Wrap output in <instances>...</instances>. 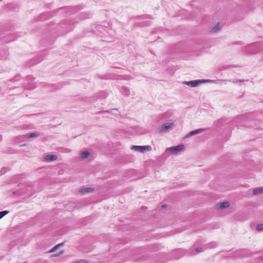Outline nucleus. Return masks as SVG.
<instances>
[{"label": "nucleus", "instance_id": "1", "mask_svg": "<svg viewBox=\"0 0 263 263\" xmlns=\"http://www.w3.org/2000/svg\"><path fill=\"white\" fill-rule=\"evenodd\" d=\"M263 50V42L251 44L245 48V51L250 53H256Z\"/></svg>", "mask_w": 263, "mask_h": 263}, {"label": "nucleus", "instance_id": "2", "mask_svg": "<svg viewBox=\"0 0 263 263\" xmlns=\"http://www.w3.org/2000/svg\"><path fill=\"white\" fill-rule=\"evenodd\" d=\"M209 80H192L190 81H184L183 82V84H185L189 86H191L192 87H196L200 84L204 83L205 82H208Z\"/></svg>", "mask_w": 263, "mask_h": 263}, {"label": "nucleus", "instance_id": "3", "mask_svg": "<svg viewBox=\"0 0 263 263\" xmlns=\"http://www.w3.org/2000/svg\"><path fill=\"white\" fill-rule=\"evenodd\" d=\"M132 149L140 153H144L145 151H151L152 148L150 145H133L132 147Z\"/></svg>", "mask_w": 263, "mask_h": 263}, {"label": "nucleus", "instance_id": "4", "mask_svg": "<svg viewBox=\"0 0 263 263\" xmlns=\"http://www.w3.org/2000/svg\"><path fill=\"white\" fill-rule=\"evenodd\" d=\"M184 148V144H179L177 146H174L169 148H167L165 152L166 153H170L172 154H176L182 150Z\"/></svg>", "mask_w": 263, "mask_h": 263}, {"label": "nucleus", "instance_id": "5", "mask_svg": "<svg viewBox=\"0 0 263 263\" xmlns=\"http://www.w3.org/2000/svg\"><path fill=\"white\" fill-rule=\"evenodd\" d=\"M174 127V123H166L161 125L160 128V132H166L168 129Z\"/></svg>", "mask_w": 263, "mask_h": 263}, {"label": "nucleus", "instance_id": "6", "mask_svg": "<svg viewBox=\"0 0 263 263\" xmlns=\"http://www.w3.org/2000/svg\"><path fill=\"white\" fill-rule=\"evenodd\" d=\"M33 138V133H30L28 134L23 135V136H19L18 137H16L15 138V140H16V142H18L20 141H23L26 138Z\"/></svg>", "mask_w": 263, "mask_h": 263}, {"label": "nucleus", "instance_id": "7", "mask_svg": "<svg viewBox=\"0 0 263 263\" xmlns=\"http://www.w3.org/2000/svg\"><path fill=\"white\" fill-rule=\"evenodd\" d=\"M58 159V156L55 155H47L44 158L45 161L50 162L56 160Z\"/></svg>", "mask_w": 263, "mask_h": 263}, {"label": "nucleus", "instance_id": "8", "mask_svg": "<svg viewBox=\"0 0 263 263\" xmlns=\"http://www.w3.org/2000/svg\"><path fill=\"white\" fill-rule=\"evenodd\" d=\"M99 113L105 114L107 113L109 114H113L115 115H118L120 112L117 109L113 108L110 110H103L99 111Z\"/></svg>", "mask_w": 263, "mask_h": 263}, {"label": "nucleus", "instance_id": "9", "mask_svg": "<svg viewBox=\"0 0 263 263\" xmlns=\"http://www.w3.org/2000/svg\"><path fill=\"white\" fill-rule=\"evenodd\" d=\"M230 205L229 202L228 201H223L220 202L217 204V207L219 209H223L229 207Z\"/></svg>", "mask_w": 263, "mask_h": 263}, {"label": "nucleus", "instance_id": "10", "mask_svg": "<svg viewBox=\"0 0 263 263\" xmlns=\"http://www.w3.org/2000/svg\"><path fill=\"white\" fill-rule=\"evenodd\" d=\"M204 130H205V129H204V128H200V129H198L192 131L188 134L187 137H190V136H193V135H195L196 134H200V133H202V132H203Z\"/></svg>", "mask_w": 263, "mask_h": 263}, {"label": "nucleus", "instance_id": "11", "mask_svg": "<svg viewBox=\"0 0 263 263\" xmlns=\"http://www.w3.org/2000/svg\"><path fill=\"white\" fill-rule=\"evenodd\" d=\"M93 191V189L92 187H84L83 189H81L80 191V193L82 194H85L87 193H91Z\"/></svg>", "mask_w": 263, "mask_h": 263}, {"label": "nucleus", "instance_id": "12", "mask_svg": "<svg viewBox=\"0 0 263 263\" xmlns=\"http://www.w3.org/2000/svg\"><path fill=\"white\" fill-rule=\"evenodd\" d=\"M8 55L7 50H0V59H6Z\"/></svg>", "mask_w": 263, "mask_h": 263}, {"label": "nucleus", "instance_id": "13", "mask_svg": "<svg viewBox=\"0 0 263 263\" xmlns=\"http://www.w3.org/2000/svg\"><path fill=\"white\" fill-rule=\"evenodd\" d=\"M122 93L126 96H128L130 95V90L126 86L122 87Z\"/></svg>", "mask_w": 263, "mask_h": 263}, {"label": "nucleus", "instance_id": "14", "mask_svg": "<svg viewBox=\"0 0 263 263\" xmlns=\"http://www.w3.org/2000/svg\"><path fill=\"white\" fill-rule=\"evenodd\" d=\"M221 29L219 23L217 24L214 27L211 29V32H217L219 31Z\"/></svg>", "mask_w": 263, "mask_h": 263}, {"label": "nucleus", "instance_id": "15", "mask_svg": "<svg viewBox=\"0 0 263 263\" xmlns=\"http://www.w3.org/2000/svg\"><path fill=\"white\" fill-rule=\"evenodd\" d=\"M90 155V153L88 151H84L81 154V157L82 159H87Z\"/></svg>", "mask_w": 263, "mask_h": 263}, {"label": "nucleus", "instance_id": "16", "mask_svg": "<svg viewBox=\"0 0 263 263\" xmlns=\"http://www.w3.org/2000/svg\"><path fill=\"white\" fill-rule=\"evenodd\" d=\"M64 244V242L61 243L59 245L54 246L50 251V252H55L57 250H58L60 247L63 246Z\"/></svg>", "mask_w": 263, "mask_h": 263}, {"label": "nucleus", "instance_id": "17", "mask_svg": "<svg viewBox=\"0 0 263 263\" xmlns=\"http://www.w3.org/2000/svg\"><path fill=\"white\" fill-rule=\"evenodd\" d=\"M75 206H76V205H75L74 203L71 202L69 204H67L66 206V208L68 210H72Z\"/></svg>", "mask_w": 263, "mask_h": 263}, {"label": "nucleus", "instance_id": "18", "mask_svg": "<svg viewBox=\"0 0 263 263\" xmlns=\"http://www.w3.org/2000/svg\"><path fill=\"white\" fill-rule=\"evenodd\" d=\"M262 193V192L261 191V187L256 188L254 190H253V194L254 195H256V194H260Z\"/></svg>", "mask_w": 263, "mask_h": 263}, {"label": "nucleus", "instance_id": "19", "mask_svg": "<svg viewBox=\"0 0 263 263\" xmlns=\"http://www.w3.org/2000/svg\"><path fill=\"white\" fill-rule=\"evenodd\" d=\"M8 211H2L0 212V219H2L3 217H4L6 215L9 213Z\"/></svg>", "mask_w": 263, "mask_h": 263}, {"label": "nucleus", "instance_id": "20", "mask_svg": "<svg viewBox=\"0 0 263 263\" xmlns=\"http://www.w3.org/2000/svg\"><path fill=\"white\" fill-rule=\"evenodd\" d=\"M256 229L258 231H261V230H263V224L261 223V224H257V226L256 227Z\"/></svg>", "mask_w": 263, "mask_h": 263}, {"label": "nucleus", "instance_id": "21", "mask_svg": "<svg viewBox=\"0 0 263 263\" xmlns=\"http://www.w3.org/2000/svg\"><path fill=\"white\" fill-rule=\"evenodd\" d=\"M12 6L14 7V11H16V10H18V6H17V5L16 4H10V5H9V7L10 8V7H12Z\"/></svg>", "mask_w": 263, "mask_h": 263}, {"label": "nucleus", "instance_id": "22", "mask_svg": "<svg viewBox=\"0 0 263 263\" xmlns=\"http://www.w3.org/2000/svg\"><path fill=\"white\" fill-rule=\"evenodd\" d=\"M7 171V167H3L2 168L1 171H0V175H2L5 173V172Z\"/></svg>", "mask_w": 263, "mask_h": 263}, {"label": "nucleus", "instance_id": "23", "mask_svg": "<svg viewBox=\"0 0 263 263\" xmlns=\"http://www.w3.org/2000/svg\"><path fill=\"white\" fill-rule=\"evenodd\" d=\"M20 78H21L20 76H19V75L16 76L15 77H14L12 79V81H18L20 80Z\"/></svg>", "mask_w": 263, "mask_h": 263}, {"label": "nucleus", "instance_id": "24", "mask_svg": "<svg viewBox=\"0 0 263 263\" xmlns=\"http://www.w3.org/2000/svg\"><path fill=\"white\" fill-rule=\"evenodd\" d=\"M113 78H111L109 75L107 74V75H105L104 76L103 78H102V79H112Z\"/></svg>", "mask_w": 263, "mask_h": 263}, {"label": "nucleus", "instance_id": "25", "mask_svg": "<svg viewBox=\"0 0 263 263\" xmlns=\"http://www.w3.org/2000/svg\"><path fill=\"white\" fill-rule=\"evenodd\" d=\"M248 80H245L244 79H237L236 80L234 83H237V82H243L245 81H247Z\"/></svg>", "mask_w": 263, "mask_h": 263}, {"label": "nucleus", "instance_id": "26", "mask_svg": "<svg viewBox=\"0 0 263 263\" xmlns=\"http://www.w3.org/2000/svg\"><path fill=\"white\" fill-rule=\"evenodd\" d=\"M201 249H202V248L198 247V248H196V249L195 250V251H196V252H200V251H201Z\"/></svg>", "mask_w": 263, "mask_h": 263}, {"label": "nucleus", "instance_id": "27", "mask_svg": "<svg viewBox=\"0 0 263 263\" xmlns=\"http://www.w3.org/2000/svg\"><path fill=\"white\" fill-rule=\"evenodd\" d=\"M64 253V251L61 250L60 251L59 253L57 255V256H59L60 255H61Z\"/></svg>", "mask_w": 263, "mask_h": 263}, {"label": "nucleus", "instance_id": "28", "mask_svg": "<svg viewBox=\"0 0 263 263\" xmlns=\"http://www.w3.org/2000/svg\"><path fill=\"white\" fill-rule=\"evenodd\" d=\"M39 136V134H36L34 133V138L36 137Z\"/></svg>", "mask_w": 263, "mask_h": 263}, {"label": "nucleus", "instance_id": "29", "mask_svg": "<svg viewBox=\"0 0 263 263\" xmlns=\"http://www.w3.org/2000/svg\"><path fill=\"white\" fill-rule=\"evenodd\" d=\"M166 206H167V205L166 204H164L161 205V207H162V208H165L166 207Z\"/></svg>", "mask_w": 263, "mask_h": 263}, {"label": "nucleus", "instance_id": "30", "mask_svg": "<svg viewBox=\"0 0 263 263\" xmlns=\"http://www.w3.org/2000/svg\"><path fill=\"white\" fill-rule=\"evenodd\" d=\"M28 87H29V88H32V84L31 83H30L29 84V86Z\"/></svg>", "mask_w": 263, "mask_h": 263}, {"label": "nucleus", "instance_id": "31", "mask_svg": "<svg viewBox=\"0 0 263 263\" xmlns=\"http://www.w3.org/2000/svg\"><path fill=\"white\" fill-rule=\"evenodd\" d=\"M26 145V144H21V145H20V146H25V145Z\"/></svg>", "mask_w": 263, "mask_h": 263}, {"label": "nucleus", "instance_id": "32", "mask_svg": "<svg viewBox=\"0 0 263 263\" xmlns=\"http://www.w3.org/2000/svg\"><path fill=\"white\" fill-rule=\"evenodd\" d=\"M42 60H40V61H39L36 62V63H40Z\"/></svg>", "mask_w": 263, "mask_h": 263}, {"label": "nucleus", "instance_id": "33", "mask_svg": "<svg viewBox=\"0 0 263 263\" xmlns=\"http://www.w3.org/2000/svg\"><path fill=\"white\" fill-rule=\"evenodd\" d=\"M2 137L1 135H0V141L2 140Z\"/></svg>", "mask_w": 263, "mask_h": 263}, {"label": "nucleus", "instance_id": "34", "mask_svg": "<svg viewBox=\"0 0 263 263\" xmlns=\"http://www.w3.org/2000/svg\"><path fill=\"white\" fill-rule=\"evenodd\" d=\"M261 189L262 192L263 193V187H261Z\"/></svg>", "mask_w": 263, "mask_h": 263}, {"label": "nucleus", "instance_id": "35", "mask_svg": "<svg viewBox=\"0 0 263 263\" xmlns=\"http://www.w3.org/2000/svg\"><path fill=\"white\" fill-rule=\"evenodd\" d=\"M36 62H35V61L34 60V62H33V63L34 64Z\"/></svg>", "mask_w": 263, "mask_h": 263}]
</instances>
